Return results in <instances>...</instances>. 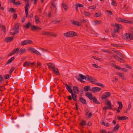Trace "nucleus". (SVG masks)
Instances as JSON below:
<instances>
[{"label":"nucleus","mask_w":133,"mask_h":133,"mask_svg":"<svg viewBox=\"0 0 133 133\" xmlns=\"http://www.w3.org/2000/svg\"><path fill=\"white\" fill-rule=\"evenodd\" d=\"M95 16L97 17H99L101 16V14L98 12H97L95 14Z\"/></svg>","instance_id":"nucleus-62"},{"label":"nucleus","mask_w":133,"mask_h":133,"mask_svg":"<svg viewBox=\"0 0 133 133\" xmlns=\"http://www.w3.org/2000/svg\"><path fill=\"white\" fill-rule=\"evenodd\" d=\"M115 26L116 27L119 29H122L123 28L122 26L121 25L117 23H116L115 24Z\"/></svg>","instance_id":"nucleus-24"},{"label":"nucleus","mask_w":133,"mask_h":133,"mask_svg":"<svg viewBox=\"0 0 133 133\" xmlns=\"http://www.w3.org/2000/svg\"><path fill=\"white\" fill-rule=\"evenodd\" d=\"M86 96L89 99L91 100L92 98V94L90 92H88L86 93Z\"/></svg>","instance_id":"nucleus-16"},{"label":"nucleus","mask_w":133,"mask_h":133,"mask_svg":"<svg viewBox=\"0 0 133 133\" xmlns=\"http://www.w3.org/2000/svg\"><path fill=\"white\" fill-rule=\"evenodd\" d=\"M124 19L121 18H119L117 19V20L118 22H124Z\"/></svg>","instance_id":"nucleus-45"},{"label":"nucleus","mask_w":133,"mask_h":133,"mask_svg":"<svg viewBox=\"0 0 133 133\" xmlns=\"http://www.w3.org/2000/svg\"><path fill=\"white\" fill-rule=\"evenodd\" d=\"M60 22V20L58 19H56L54 21H52L51 22V23H52L54 24Z\"/></svg>","instance_id":"nucleus-46"},{"label":"nucleus","mask_w":133,"mask_h":133,"mask_svg":"<svg viewBox=\"0 0 133 133\" xmlns=\"http://www.w3.org/2000/svg\"><path fill=\"white\" fill-rule=\"evenodd\" d=\"M79 100V101L83 104H85L87 103L86 101L82 97H80Z\"/></svg>","instance_id":"nucleus-14"},{"label":"nucleus","mask_w":133,"mask_h":133,"mask_svg":"<svg viewBox=\"0 0 133 133\" xmlns=\"http://www.w3.org/2000/svg\"><path fill=\"white\" fill-rule=\"evenodd\" d=\"M71 23L72 24L76 25L77 26H80V24L78 22L75 21L74 20L71 21Z\"/></svg>","instance_id":"nucleus-22"},{"label":"nucleus","mask_w":133,"mask_h":133,"mask_svg":"<svg viewBox=\"0 0 133 133\" xmlns=\"http://www.w3.org/2000/svg\"><path fill=\"white\" fill-rule=\"evenodd\" d=\"M9 77V75H5L4 76V77L5 79H7Z\"/></svg>","instance_id":"nucleus-63"},{"label":"nucleus","mask_w":133,"mask_h":133,"mask_svg":"<svg viewBox=\"0 0 133 133\" xmlns=\"http://www.w3.org/2000/svg\"><path fill=\"white\" fill-rule=\"evenodd\" d=\"M101 124L102 125H104L106 127H108L109 125V124L108 123H106L103 121L101 123Z\"/></svg>","instance_id":"nucleus-36"},{"label":"nucleus","mask_w":133,"mask_h":133,"mask_svg":"<svg viewBox=\"0 0 133 133\" xmlns=\"http://www.w3.org/2000/svg\"><path fill=\"white\" fill-rule=\"evenodd\" d=\"M88 81L90 82H91L92 83L94 84L97 82V80L94 77L91 76H88Z\"/></svg>","instance_id":"nucleus-7"},{"label":"nucleus","mask_w":133,"mask_h":133,"mask_svg":"<svg viewBox=\"0 0 133 133\" xmlns=\"http://www.w3.org/2000/svg\"><path fill=\"white\" fill-rule=\"evenodd\" d=\"M96 8V7L95 6L93 5L90 6L89 7V8L91 9H94Z\"/></svg>","instance_id":"nucleus-56"},{"label":"nucleus","mask_w":133,"mask_h":133,"mask_svg":"<svg viewBox=\"0 0 133 133\" xmlns=\"http://www.w3.org/2000/svg\"><path fill=\"white\" fill-rule=\"evenodd\" d=\"M70 33L69 31L68 32H67L66 33H64V36H66V37H70Z\"/></svg>","instance_id":"nucleus-48"},{"label":"nucleus","mask_w":133,"mask_h":133,"mask_svg":"<svg viewBox=\"0 0 133 133\" xmlns=\"http://www.w3.org/2000/svg\"><path fill=\"white\" fill-rule=\"evenodd\" d=\"M30 65V62L26 61L23 64V66L24 67L29 66Z\"/></svg>","instance_id":"nucleus-31"},{"label":"nucleus","mask_w":133,"mask_h":133,"mask_svg":"<svg viewBox=\"0 0 133 133\" xmlns=\"http://www.w3.org/2000/svg\"><path fill=\"white\" fill-rule=\"evenodd\" d=\"M93 66L94 67L97 68H100V67L98 66L96 64H93Z\"/></svg>","instance_id":"nucleus-58"},{"label":"nucleus","mask_w":133,"mask_h":133,"mask_svg":"<svg viewBox=\"0 0 133 133\" xmlns=\"http://www.w3.org/2000/svg\"><path fill=\"white\" fill-rule=\"evenodd\" d=\"M47 65L49 68H52L53 69L55 67L54 65L51 63H48L47 64Z\"/></svg>","instance_id":"nucleus-29"},{"label":"nucleus","mask_w":133,"mask_h":133,"mask_svg":"<svg viewBox=\"0 0 133 133\" xmlns=\"http://www.w3.org/2000/svg\"><path fill=\"white\" fill-rule=\"evenodd\" d=\"M34 90L35 91L36 93L38 95L39 94H43V92L42 91L41 89H34Z\"/></svg>","instance_id":"nucleus-13"},{"label":"nucleus","mask_w":133,"mask_h":133,"mask_svg":"<svg viewBox=\"0 0 133 133\" xmlns=\"http://www.w3.org/2000/svg\"><path fill=\"white\" fill-rule=\"evenodd\" d=\"M124 23H130V24H132V22L131 21H127L126 20L124 19Z\"/></svg>","instance_id":"nucleus-53"},{"label":"nucleus","mask_w":133,"mask_h":133,"mask_svg":"<svg viewBox=\"0 0 133 133\" xmlns=\"http://www.w3.org/2000/svg\"><path fill=\"white\" fill-rule=\"evenodd\" d=\"M31 23L30 22L27 23L25 25H23V27H25L27 29H29L30 26H32Z\"/></svg>","instance_id":"nucleus-27"},{"label":"nucleus","mask_w":133,"mask_h":133,"mask_svg":"<svg viewBox=\"0 0 133 133\" xmlns=\"http://www.w3.org/2000/svg\"><path fill=\"white\" fill-rule=\"evenodd\" d=\"M15 58L14 57H13L9 59L7 62L6 64H8L12 62V61Z\"/></svg>","instance_id":"nucleus-30"},{"label":"nucleus","mask_w":133,"mask_h":133,"mask_svg":"<svg viewBox=\"0 0 133 133\" xmlns=\"http://www.w3.org/2000/svg\"><path fill=\"white\" fill-rule=\"evenodd\" d=\"M13 37H6L5 38V41L7 42H11L13 39Z\"/></svg>","instance_id":"nucleus-18"},{"label":"nucleus","mask_w":133,"mask_h":133,"mask_svg":"<svg viewBox=\"0 0 133 133\" xmlns=\"http://www.w3.org/2000/svg\"><path fill=\"white\" fill-rule=\"evenodd\" d=\"M94 84H95L97 85L101 86L103 88H104V86L102 84L100 83H95Z\"/></svg>","instance_id":"nucleus-42"},{"label":"nucleus","mask_w":133,"mask_h":133,"mask_svg":"<svg viewBox=\"0 0 133 133\" xmlns=\"http://www.w3.org/2000/svg\"><path fill=\"white\" fill-rule=\"evenodd\" d=\"M102 51L104 52L109 53L110 54L111 53V52L109 51L108 50H105L104 49H103L102 50Z\"/></svg>","instance_id":"nucleus-50"},{"label":"nucleus","mask_w":133,"mask_h":133,"mask_svg":"<svg viewBox=\"0 0 133 133\" xmlns=\"http://www.w3.org/2000/svg\"><path fill=\"white\" fill-rule=\"evenodd\" d=\"M42 34L49 36L50 35V32L43 31L42 33Z\"/></svg>","instance_id":"nucleus-40"},{"label":"nucleus","mask_w":133,"mask_h":133,"mask_svg":"<svg viewBox=\"0 0 133 133\" xmlns=\"http://www.w3.org/2000/svg\"><path fill=\"white\" fill-rule=\"evenodd\" d=\"M114 52L116 53L119 56H120L122 57L123 58H125V57L122 54L120 53V52L117 51H114Z\"/></svg>","instance_id":"nucleus-21"},{"label":"nucleus","mask_w":133,"mask_h":133,"mask_svg":"<svg viewBox=\"0 0 133 133\" xmlns=\"http://www.w3.org/2000/svg\"><path fill=\"white\" fill-rule=\"evenodd\" d=\"M21 3L19 2H15L14 4L15 5H19L21 4Z\"/></svg>","instance_id":"nucleus-55"},{"label":"nucleus","mask_w":133,"mask_h":133,"mask_svg":"<svg viewBox=\"0 0 133 133\" xmlns=\"http://www.w3.org/2000/svg\"><path fill=\"white\" fill-rule=\"evenodd\" d=\"M101 21L98 20H96L94 21V24L95 25L99 24L101 23Z\"/></svg>","instance_id":"nucleus-39"},{"label":"nucleus","mask_w":133,"mask_h":133,"mask_svg":"<svg viewBox=\"0 0 133 133\" xmlns=\"http://www.w3.org/2000/svg\"><path fill=\"white\" fill-rule=\"evenodd\" d=\"M122 74L121 73H119L117 74L122 79L125 80L126 79H125L123 75H122Z\"/></svg>","instance_id":"nucleus-38"},{"label":"nucleus","mask_w":133,"mask_h":133,"mask_svg":"<svg viewBox=\"0 0 133 133\" xmlns=\"http://www.w3.org/2000/svg\"><path fill=\"white\" fill-rule=\"evenodd\" d=\"M9 12H15L16 11L13 8H10V9L8 10Z\"/></svg>","instance_id":"nucleus-44"},{"label":"nucleus","mask_w":133,"mask_h":133,"mask_svg":"<svg viewBox=\"0 0 133 133\" xmlns=\"http://www.w3.org/2000/svg\"><path fill=\"white\" fill-rule=\"evenodd\" d=\"M66 89L68 90V91L70 93H72L73 92L72 91V90L69 87V88H66Z\"/></svg>","instance_id":"nucleus-51"},{"label":"nucleus","mask_w":133,"mask_h":133,"mask_svg":"<svg viewBox=\"0 0 133 133\" xmlns=\"http://www.w3.org/2000/svg\"><path fill=\"white\" fill-rule=\"evenodd\" d=\"M72 95V97L73 100L75 101L77 100V95L75 94L72 93H71Z\"/></svg>","instance_id":"nucleus-28"},{"label":"nucleus","mask_w":133,"mask_h":133,"mask_svg":"<svg viewBox=\"0 0 133 133\" xmlns=\"http://www.w3.org/2000/svg\"><path fill=\"white\" fill-rule=\"evenodd\" d=\"M108 102L106 103V104L107 106L108 109H111V104L110 101L108 99L107 100Z\"/></svg>","instance_id":"nucleus-20"},{"label":"nucleus","mask_w":133,"mask_h":133,"mask_svg":"<svg viewBox=\"0 0 133 133\" xmlns=\"http://www.w3.org/2000/svg\"><path fill=\"white\" fill-rule=\"evenodd\" d=\"M2 30L3 32L5 33L6 31V28L5 26L4 25H3L2 26Z\"/></svg>","instance_id":"nucleus-49"},{"label":"nucleus","mask_w":133,"mask_h":133,"mask_svg":"<svg viewBox=\"0 0 133 133\" xmlns=\"http://www.w3.org/2000/svg\"><path fill=\"white\" fill-rule=\"evenodd\" d=\"M111 45L112 46L117 47H119L118 45L115 44H112Z\"/></svg>","instance_id":"nucleus-61"},{"label":"nucleus","mask_w":133,"mask_h":133,"mask_svg":"<svg viewBox=\"0 0 133 133\" xmlns=\"http://www.w3.org/2000/svg\"><path fill=\"white\" fill-rule=\"evenodd\" d=\"M19 48H16V49H15V48L12 51L14 53V54L16 53H17L19 50Z\"/></svg>","instance_id":"nucleus-35"},{"label":"nucleus","mask_w":133,"mask_h":133,"mask_svg":"<svg viewBox=\"0 0 133 133\" xmlns=\"http://www.w3.org/2000/svg\"><path fill=\"white\" fill-rule=\"evenodd\" d=\"M41 28L38 26L36 27L35 25L31 26V30L32 31H35L37 30H40Z\"/></svg>","instance_id":"nucleus-10"},{"label":"nucleus","mask_w":133,"mask_h":133,"mask_svg":"<svg viewBox=\"0 0 133 133\" xmlns=\"http://www.w3.org/2000/svg\"><path fill=\"white\" fill-rule=\"evenodd\" d=\"M75 77L79 81L82 82V81L81 79L79 78V77L78 76H76Z\"/></svg>","instance_id":"nucleus-59"},{"label":"nucleus","mask_w":133,"mask_h":133,"mask_svg":"<svg viewBox=\"0 0 133 133\" xmlns=\"http://www.w3.org/2000/svg\"><path fill=\"white\" fill-rule=\"evenodd\" d=\"M119 105V106L118 108V109L117 110V111L118 112H119L120 110L119 109H121L123 107L122 104L121 102H117Z\"/></svg>","instance_id":"nucleus-12"},{"label":"nucleus","mask_w":133,"mask_h":133,"mask_svg":"<svg viewBox=\"0 0 133 133\" xmlns=\"http://www.w3.org/2000/svg\"><path fill=\"white\" fill-rule=\"evenodd\" d=\"M28 50L31 51L32 53H35L39 56H41V54L38 51L34 48H33L32 47L29 48Z\"/></svg>","instance_id":"nucleus-4"},{"label":"nucleus","mask_w":133,"mask_h":133,"mask_svg":"<svg viewBox=\"0 0 133 133\" xmlns=\"http://www.w3.org/2000/svg\"><path fill=\"white\" fill-rule=\"evenodd\" d=\"M84 15L86 16H90L91 15V14L90 13L88 12L87 11H84Z\"/></svg>","instance_id":"nucleus-52"},{"label":"nucleus","mask_w":133,"mask_h":133,"mask_svg":"<svg viewBox=\"0 0 133 133\" xmlns=\"http://www.w3.org/2000/svg\"><path fill=\"white\" fill-rule=\"evenodd\" d=\"M55 100L53 98L51 99H50L48 98L47 100H45V99L40 98L39 99L37 102L35 101L34 103L36 105H38V108L36 112L37 115L38 116V118H42L44 117L43 114L42 109L43 108V105L42 103L45 101H46L48 103H49L50 102H53Z\"/></svg>","instance_id":"nucleus-1"},{"label":"nucleus","mask_w":133,"mask_h":133,"mask_svg":"<svg viewBox=\"0 0 133 133\" xmlns=\"http://www.w3.org/2000/svg\"><path fill=\"white\" fill-rule=\"evenodd\" d=\"M25 50H26L25 49L21 48L20 49L19 51V53L20 54V55H22L25 52Z\"/></svg>","instance_id":"nucleus-25"},{"label":"nucleus","mask_w":133,"mask_h":133,"mask_svg":"<svg viewBox=\"0 0 133 133\" xmlns=\"http://www.w3.org/2000/svg\"><path fill=\"white\" fill-rule=\"evenodd\" d=\"M119 127V125L118 124H117L114 128L113 130V132H115L117 130Z\"/></svg>","instance_id":"nucleus-32"},{"label":"nucleus","mask_w":133,"mask_h":133,"mask_svg":"<svg viewBox=\"0 0 133 133\" xmlns=\"http://www.w3.org/2000/svg\"><path fill=\"white\" fill-rule=\"evenodd\" d=\"M25 1L27 2V3H26L25 6V13L26 17H27L28 16V7L29 5V0H24Z\"/></svg>","instance_id":"nucleus-3"},{"label":"nucleus","mask_w":133,"mask_h":133,"mask_svg":"<svg viewBox=\"0 0 133 133\" xmlns=\"http://www.w3.org/2000/svg\"><path fill=\"white\" fill-rule=\"evenodd\" d=\"M75 6H77V7H83L84 6L83 4L79 3H76Z\"/></svg>","instance_id":"nucleus-43"},{"label":"nucleus","mask_w":133,"mask_h":133,"mask_svg":"<svg viewBox=\"0 0 133 133\" xmlns=\"http://www.w3.org/2000/svg\"><path fill=\"white\" fill-rule=\"evenodd\" d=\"M122 38L123 39H129L130 40L133 39V34L126 33L123 35Z\"/></svg>","instance_id":"nucleus-2"},{"label":"nucleus","mask_w":133,"mask_h":133,"mask_svg":"<svg viewBox=\"0 0 133 133\" xmlns=\"http://www.w3.org/2000/svg\"><path fill=\"white\" fill-rule=\"evenodd\" d=\"M33 42L30 40H26L22 42L21 43V46H24L26 45L32 43Z\"/></svg>","instance_id":"nucleus-5"},{"label":"nucleus","mask_w":133,"mask_h":133,"mask_svg":"<svg viewBox=\"0 0 133 133\" xmlns=\"http://www.w3.org/2000/svg\"><path fill=\"white\" fill-rule=\"evenodd\" d=\"M52 70L53 72L54 73H55L57 74V75H60V74L59 72L58 69L57 68H55L54 67V68L52 69Z\"/></svg>","instance_id":"nucleus-17"},{"label":"nucleus","mask_w":133,"mask_h":133,"mask_svg":"<svg viewBox=\"0 0 133 133\" xmlns=\"http://www.w3.org/2000/svg\"><path fill=\"white\" fill-rule=\"evenodd\" d=\"M114 67L116 68L118 70H121V68L120 67H119L117 65H115Z\"/></svg>","instance_id":"nucleus-60"},{"label":"nucleus","mask_w":133,"mask_h":133,"mask_svg":"<svg viewBox=\"0 0 133 133\" xmlns=\"http://www.w3.org/2000/svg\"><path fill=\"white\" fill-rule=\"evenodd\" d=\"M25 77V75H24V74L23 72H22L21 75L18 77V78H20L21 77H23V78Z\"/></svg>","instance_id":"nucleus-57"},{"label":"nucleus","mask_w":133,"mask_h":133,"mask_svg":"<svg viewBox=\"0 0 133 133\" xmlns=\"http://www.w3.org/2000/svg\"><path fill=\"white\" fill-rule=\"evenodd\" d=\"M111 95V94L109 92H106L102 94L101 96V98L103 100L109 97Z\"/></svg>","instance_id":"nucleus-6"},{"label":"nucleus","mask_w":133,"mask_h":133,"mask_svg":"<svg viewBox=\"0 0 133 133\" xmlns=\"http://www.w3.org/2000/svg\"><path fill=\"white\" fill-rule=\"evenodd\" d=\"M35 21L37 23H39L40 22V20L39 19V18L38 16L36 15L35 16Z\"/></svg>","instance_id":"nucleus-37"},{"label":"nucleus","mask_w":133,"mask_h":133,"mask_svg":"<svg viewBox=\"0 0 133 133\" xmlns=\"http://www.w3.org/2000/svg\"><path fill=\"white\" fill-rule=\"evenodd\" d=\"M117 118L119 120H123L127 119H128V117L125 116H118Z\"/></svg>","instance_id":"nucleus-15"},{"label":"nucleus","mask_w":133,"mask_h":133,"mask_svg":"<svg viewBox=\"0 0 133 133\" xmlns=\"http://www.w3.org/2000/svg\"><path fill=\"white\" fill-rule=\"evenodd\" d=\"M19 23H17L15 24L14 27L13 28V30L16 31L17 33H18L19 32Z\"/></svg>","instance_id":"nucleus-9"},{"label":"nucleus","mask_w":133,"mask_h":133,"mask_svg":"<svg viewBox=\"0 0 133 133\" xmlns=\"http://www.w3.org/2000/svg\"><path fill=\"white\" fill-rule=\"evenodd\" d=\"M90 86H85L84 87V89L85 91H88L89 89H90Z\"/></svg>","instance_id":"nucleus-34"},{"label":"nucleus","mask_w":133,"mask_h":133,"mask_svg":"<svg viewBox=\"0 0 133 133\" xmlns=\"http://www.w3.org/2000/svg\"><path fill=\"white\" fill-rule=\"evenodd\" d=\"M101 90V89L98 87H93L91 91L93 92H98Z\"/></svg>","instance_id":"nucleus-8"},{"label":"nucleus","mask_w":133,"mask_h":133,"mask_svg":"<svg viewBox=\"0 0 133 133\" xmlns=\"http://www.w3.org/2000/svg\"><path fill=\"white\" fill-rule=\"evenodd\" d=\"M73 90L75 93L77 94H79V90L78 87L76 86H73Z\"/></svg>","instance_id":"nucleus-11"},{"label":"nucleus","mask_w":133,"mask_h":133,"mask_svg":"<svg viewBox=\"0 0 133 133\" xmlns=\"http://www.w3.org/2000/svg\"><path fill=\"white\" fill-rule=\"evenodd\" d=\"M79 76L82 79H84V76L81 74H79Z\"/></svg>","instance_id":"nucleus-64"},{"label":"nucleus","mask_w":133,"mask_h":133,"mask_svg":"<svg viewBox=\"0 0 133 133\" xmlns=\"http://www.w3.org/2000/svg\"><path fill=\"white\" fill-rule=\"evenodd\" d=\"M49 35L54 37H56L57 36V35L55 34L53 32H50V35Z\"/></svg>","instance_id":"nucleus-47"},{"label":"nucleus","mask_w":133,"mask_h":133,"mask_svg":"<svg viewBox=\"0 0 133 133\" xmlns=\"http://www.w3.org/2000/svg\"><path fill=\"white\" fill-rule=\"evenodd\" d=\"M112 4L114 6H116L117 5V3H116V1L112 0Z\"/></svg>","instance_id":"nucleus-54"},{"label":"nucleus","mask_w":133,"mask_h":133,"mask_svg":"<svg viewBox=\"0 0 133 133\" xmlns=\"http://www.w3.org/2000/svg\"><path fill=\"white\" fill-rule=\"evenodd\" d=\"M62 6L65 10H67V6L65 4L63 3L62 4Z\"/></svg>","instance_id":"nucleus-41"},{"label":"nucleus","mask_w":133,"mask_h":133,"mask_svg":"<svg viewBox=\"0 0 133 133\" xmlns=\"http://www.w3.org/2000/svg\"><path fill=\"white\" fill-rule=\"evenodd\" d=\"M91 100H92L93 102L95 103L96 104L100 103L98 101L97 99L95 97H92V99H91Z\"/></svg>","instance_id":"nucleus-26"},{"label":"nucleus","mask_w":133,"mask_h":133,"mask_svg":"<svg viewBox=\"0 0 133 133\" xmlns=\"http://www.w3.org/2000/svg\"><path fill=\"white\" fill-rule=\"evenodd\" d=\"M9 133H20V132L19 130L14 129L11 130Z\"/></svg>","instance_id":"nucleus-19"},{"label":"nucleus","mask_w":133,"mask_h":133,"mask_svg":"<svg viewBox=\"0 0 133 133\" xmlns=\"http://www.w3.org/2000/svg\"><path fill=\"white\" fill-rule=\"evenodd\" d=\"M86 123L85 122V121L84 120H82L81 122L80 123V125L82 126H84L86 125Z\"/></svg>","instance_id":"nucleus-33"},{"label":"nucleus","mask_w":133,"mask_h":133,"mask_svg":"<svg viewBox=\"0 0 133 133\" xmlns=\"http://www.w3.org/2000/svg\"><path fill=\"white\" fill-rule=\"evenodd\" d=\"M70 37L77 36V34L74 31H69Z\"/></svg>","instance_id":"nucleus-23"}]
</instances>
